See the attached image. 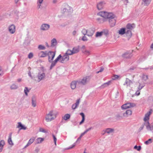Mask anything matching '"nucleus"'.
<instances>
[{"mask_svg": "<svg viewBox=\"0 0 153 153\" xmlns=\"http://www.w3.org/2000/svg\"><path fill=\"white\" fill-rule=\"evenodd\" d=\"M97 15L104 18V21H108L111 27L114 26L116 24L117 17L112 13H108L105 11H100Z\"/></svg>", "mask_w": 153, "mask_h": 153, "instance_id": "obj_1", "label": "nucleus"}, {"mask_svg": "<svg viewBox=\"0 0 153 153\" xmlns=\"http://www.w3.org/2000/svg\"><path fill=\"white\" fill-rule=\"evenodd\" d=\"M69 56L65 53L64 56H62L61 54H60L53 61V62L51 64L50 67V70H51L56 65L57 62L60 59H61L60 62L61 63H63L64 61H68L69 60Z\"/></svg>", "mask_w": 153, "mask_h": 153, "instance_id": "obj_2", "label": "nucleus"}, {"mask_svg": "<svg viewBox=\"0 0 153 153\" xmlns=\"http://www.w3.org/2000/svg\"><path fill=\"white\" fill-rule=\"evenodd\" d=\"M90 79L91 77L90 76H86L83 77L81 80H77V83L85 85L90 81Z\"/></svg>", "mask_w": 153, "mask_h": 153, "instance_id": "obj_3", "label": "nucleus"}, {"mask_svg": "<svg viewBox=\"0 0 153 153\" xmlns=\"http://www.w3.org/2000/svg\"><path fill=\"white\" fill-rule=\"evenodd\" d=\"M62 11L64 14L68 15L73 12V9L72 7L67 4L65 5V7L63 8Z\"/></svg>", "mask_w": 153, "mask_h": 153, "instance_id": "obj_4", "label": "nucleus"}, {"mask_svg": "<svg viewBox=\"0 0 153 153\" xmlns=\"http://www.w3.org/2000/svg\"><path fill=\"white\" fill-rule=\"evenodd\" d=\"M47 54V56H48V62L52 64L56 54V51H49L48 52Z\"/></svg>", "mask_w": 153, "mask_h": 153, "instance_id": "obj_5", "label": "nucleus"}, {"mask_svg": "<svg viewBox=\"0 0 153 153\" xmlns=\"http://www.w3.org/2000/svg\"><path fill=\"white\" fill-rule=\"evenodd\" d=\"M53 111H50L49 114L46 115L45 117L46 121L48 122L53 120L55 119V118L53 117Z\"/></svg>", "mask_w": 153, "mask_h": 153, "instance_id": "obj_6", "label": "nucleus"}, {"mask_svg": "<svg viewBox=\"0 0 153 153\" xmlns=\"http://www.w3.org/2000/svg\"><path fill=\"white\" fill-rule=\"evenodd\" d=\"M134 105L135 104L134 103H128L123 105L121 107L122 109H126L133 107Z\"/></svg>", "mask_w": 153, "mask_h": 153, "instance_id": "obj_7", "label": "nucleus"}, {"mask_svg": "<svg viewBox=\"0 0 153 153\" xmlns=\"http://www.w3.org/2000/svg\"><path fill=\"white\" fill-rule=\"evenodd\" d=\"M8 29L10 33L13 34L16 31V26L14 24H12L9 26Z\"/></svg>", "mask_w": 153, "mask_h": 153, "instance_id": "obj_8", "label": "nucleus"}, {"mask_svg": "<svg viewBox=\"0 0 153 153\" xmlns=\"http://www.w3.org/2000/svg\"><path fill=\"white\" fill-rule=\"evenodd\" d=\"M152 110L151 109L145 114V117L143 119V120L144 122H149V116L152 113Z\"/></svg>", "mask_w": 153, "mask_h": 153, "instance_id": "obj_9", "label": "nucleus"}, {"mask_svg": "<svg viewBox=\"0 0 153 153\" xmlns=\"http://www.w3.org/2000/svg\"><path fill=\"white\" fill-rule=\"evenodd\" d=\"M133 55L132 52L129 51H127L122 55V56L124 58L126 59H130L132 56Z\"/></svg>", "mask_w": 153, "mask_h": 153, "instance_id": "obj_10", "label": "nucleus"}, {"mask_svg": "<svg viewBox=\"0 0 153 153\" xmlns=\"http://www.w3.org/2000/svg\"><path fill=\"white\" fill-rule=\"evenodd\" d=\"M38 78V82H39L41 80H43L45 77V74L44 73H41L39 72L37 76Z\"/></svg>", "mask_w": 153, "mask_h": 153, "instance_id": "obj_11", "label": "nucleus"}, {"mask_svg": "<svg viewBox=\"0 0 153 153\" xmlns=\"http://www.w3.org/2000/svg\"><path fill=\"white\" fill-rule=\"evenodd\" d=\"M50 27V25L48 24H43L40 27V29L42 30L45 31L48 30Z\"/></svg>", "mask_w": 153, "mask_h": 153, "instance_id": "obj_12", "label": "nucleus"}, {"mask_svg": "<svg viewBox=\"0 0 153 153\" xmlns=\"http://www.w3.org/2000/svg\"><path fill=\"white\" fill-rule=\"evenodd\" d=\"M95 29L94 27H91L89 30H88V33L87 35L89 36H91L93 35L95 32Z\"/></svg>", "mask_w": 153, "mask_h": 153, "instance_id": "obj_13", "label": "nucleus"}, {"mask_svg": "<svg viewBox=\"0 0 153 153\" xmlns=\"http://www.w3.org/2000/svg\"><path fill=\"white\" fill-rule=\"evenodd\" d=\"M146 127L148 130L152 131L153 130V122L150 124L149 122H146Z\"/></svg>", "mask_w": 153, "mask_h": 153, "instance_id": "obj_14", "label": "nucleus"}, {"mask_svg": "<svg viewBox=\"0 0 153 153\" xmlns=\"http://www.w3.org/2000/svg\"><path fill=\"white\" fill-rule=\"evenodd\" d=\"M146 127L148 130L152 131L153 130V122L150 124L149 122H146Z\"/></svg>", "mask_w": 153, "mask_h": 153, "instance_id": "obj_15", "label": "nucleus"}, {"mask_svg": "<svg viewBox=\"0 0 153 153\" xmlns=\"http://www.w3.org/2000/svg\"><path fill=\"white\" fill-rule=\"evenodd\" d=\"M105 3L104 1H100L97 4V8L99 10H102Z\"/></svg>", "mask_w": 153, "mask_h": 153, "instance_id": "obj_16", "label": "nucleus"}, {"mask_svg": "<svg viewBox=\"0 0 153 153\" xmlns=\"http://www.w3.org/2000/svg\"><path fill=\"white\" fill-rule=\"evenodd\" d=\"M132 83V81L128 78H126L125 82L123 84V85H126L127 87H130V85Z\"/></svg>", "mask_w": 153, "mask_h": 153, "instance_id": "obj_17", "label": "nucleus"}, {"mask_svg": "<svg viewBox=\"0 0 153 153\" xmlns=\"http://www.w3.org/2000/svg\"><path fill=\"white\" fill-rule=\"evenodd\" d=\"M35 138L34 137H32L29 140V141L26 144V145L24 147V148H26L27 147L30 145L34 141Z\"/></svg>", "mask_w": 153, "mask_h": 153, "instance_id": "obj_18", "label": "nucleus"}, {"mask_svg": "<svg viewBox=\"0 0 153 153\" xmlns=\"http://www.w3.org/2000/svg\"><path fill=\"white\" fill-rule=\"evenodd\" d=\"M77 83V81H72L71 83V88L72 89H74L75 88L76 85Z\"/></svg>", "mask_w": 153, "mask_h": 153, "instance_id": "obj_19", "label": "nucleus"}, {"mask_svg": "<svg viewBox=\"0 0 153 153\" xmlns=\"http://www.w3.org/2000/svg\"><path fill=\"white\" fill-rule=\"evenodd\" d=\"M132 114V111L129 110H127L123 114V116L124 117H128L129 116L131 115Z\"/></svg>", "mask_w": 153, "mask_h": 153, "instance_id": "obj_20", "label": "nucleus"}, {"mask_svg": "<svg viewBox=\"0 0 153 153\" xmlns=\"http://www.w3.org/2000/svg\"><path fill=\"white\" fill-rule=\"evenodd\" d=\"M142 4L144 6H148L152 0H142Z\"/></svg>", "mask_w": 153, "mask_h": 153, "instance_id": "obj_21", "label": "nucleus"}, {"mask_svg": "<svg viewBox=\"0 0 153 153\" xmlns=\"http://www.w3.org/2000/svg\"><path fill=\"white\" fill-rule=\"evenodd\" d=\"M111 82V81H109L101 85L100 88H103L106 87H108L110 84Z\"/></svg>", "mask_w": 153, "mask_h": 153, "instance_id": "obj_22", "label": "nucleus"}, {"mask_svg": "<svg viewBox=\"0 0 153 153\" xmlns=\"http://www.w3.org/2000/svg\"><path fill=\"white\" fill-rule=\"evenodd\" d=\"M32 104L33 107H35L36 105V101L35 96H33L32 98Z\"/></svg>", "mask_w": 153, "mask_h": 153, "instance_id": "obj_23", "label": "nucleus"}, {"mask_svg": "<svg viewBox=\"0 0 153 153\" xmlns=\"http://www.w3.org/2000/svg\"><path fill=\"white\" fill-rule=\"evenodd\" d=\"M18 125L17 127V128H20L19 130H25L27 128L26 127L24 126L23 125L21 122H18Z\"/></svg>", "mask_w": 153, "mask_h": 153, "instance_id": "obj_24", "label": "nucleus"}, {"mask_svg": "<svg viewBox=\"0 0 153 153\" xmlns=\"http://www.w3.org/2000/svg\"><path fill=\"white\" fill-rule=\"evenodd\" d=\"M127 36L130 38L132 36V34L131 30L126 29L125 33Z\"/></svg>", "mask_w": 153, "mask_h": 153, "instance_id": "obj_25", "label": "nucleus"}, {"mask_svg": "<svg viewBox=\"0 0 153 153\" xmlns=\"http://www.w3.org/2000/svg\"><path fill=\"white\" fill-rule=\"evenodd\" d=\"M72 51L74 54L78 53L79 51V46L73 48L72 49Z\"/></svg>", "mask_w": 153, "mask_h": 153, "instance_id": "obj_26", "label": "nucleus"}, {"mask_svg": "<svg viewBox=\"0 0 153 153\" xmlns=\"http://www.w3.org/2000/svg\"><path fill=\"white\" fill-rule=\"evenodd\" d=\"M80 114L82 116V119L81 121L79 123V125H81L83 123L85 120V115L84 114L83 112H81L80 113Z\"/></svg>", "mask_w": 153, "mask_h": 153, "instance_id": "obj_27", "label": "nucleus"}, {"mask_svg": "<svg viewBox=\"0 0 153 153\" xmlns=\"http://www.w3.org/2000/svg\"><path fill=\"white\" fill-rule=\"evenodd\" d=\"M80 114L82 116V119L81 121L79 123V125H81L83 123L85 120V115L84 114L83 112H81L80 113Z\"/></svg>", "mask_w": 153, "mask_h": 153, "instance_id": "obj_28", "label": "nucleus"}, {"mask_svg": "<svg viewBox=\"0 0 153 153\" xmlns=\"http://www.w3.org/2000/svg\"><path fill=\"white\" fill-rule=\"evenodd\" d=\"M11 135L12 134L11 133L10 134L9 138L8 140V142L9 144L11 145H13V144L12 142V139H11Z\"/></svg>", "mask_w": 153, "mask_h": 153, "instance_id": "obj_29", "label": "nucleus"}, {"mask_svg": "<svg viewBox=\"0 0 153 153\" xmlns=\"http://www.w3.org/2000/svg\"><path fill=\"white\" fill-rule=\"evenodd\" d=\"M40 53H42L41 56H40V57H45L48 55V51H41Z\"/></svg>", "mask_w": 153, "mask_h": 153, "instance_id": "obj_30", "label": "nucleus"}, {"mask_svg": "<svg viewBox=\"0 0 153 153\" xmlns=\"http://www.w3.org/2000/svg\"><path fill=\"white\" fill-rule=\"evenodd\" d=\"M126 29L124 28H121L119 31V33L120 34L123 35L126 33Z\"/></svg>", "mask_w": 153, "mask_h": 153, "instance_id": "obj_31", "label": "nucleus"}, {"mask_svg": "<svg viewBox=\"0 0 153 153\" xmlns=\"http://www.w3.org/2000/svg\"><path fill=\"white\" fill-rule=\"evenodd\" d=\"M57 44V41L56 39L53 38L51 41V46H54Z\"/></svg>", "mask_w": 153, "mask_h": 153, "instance_id": "obj_32", "label": "nucleus"}, {"mask_svg": "<svg viewBox=\"0 0 153 153\" xmlns=\"http://www.w3.org/2000/svg\"><path fill=\"white\" fill-rule=\"evenodd\" d=\"M133 25H134V24H131L130 23H128L126 25V27L127 29L130 30L133 29L134 28V27L133 26Z\"/></svg>", "mask_w": 153, "mask_h": 153, "instance_id": "obj_33", "label": "nucleus"}, {"mask_svg": "<svg viewBox=\"0 0 153 153\" xmlns=\"http://www.w3.org/2000/svg\"><path fill=\"white\" fill-rule=\"evenodd\" d=\"M114 131V129L111 128H107L106 129L105 132L107 133L108 134H110L111 133L113 132Z\"/></svg>", "mask_w": 153, "mask_h": 153, "instance_id": "obj_34", "label": "nucleus"}, {"mask_svg": "<svg viewBox=\"0 0 153 153\" xmlns=\"http://www.w3.org/2000/svg\"><path fill=\"white\" fill-rule=\"evenodd\" d=\"M70 115L68 114H65L63 117H62V119L65 120H67L70 119Z\"/></svg>", "mask_w": 153, "mask_h": 153, "instance_id": "obj_35", "label": "nucleus"}, {"mask_svg": "<svg viewBox=\"0 0 153 153\" xmlns=\"http://www.w3.org/2000/svg\"><path fill=\"white\" fill-rule=\"evenodd\" d=\"M102 35H104L105 36H107L109 34L108 31L107 30H103L102 31Z\"/></svg>", "mask_w": 153, "mask_h": 153, "instance_id": "obj_36", "label": "nucleus"}, {"mask_svg": "<svg viewBox=\"0 0 153 153\" xmlns=\"http://www.w3.org/2000/svg\"><path fill=\"white\" fill-rule=\"evenodd\" d=\"M37 142V144L41 143L44 140V138H43L38 137L36 139Z\"/></svg>", "mask_w": 153, "mask_h": 153, "instance_id": "obj_37", "label": "nucleus"}, {"mask_svg": "<svg viewBox=\"0 0 153 153\" xmlns=\"http://www.w3.org/2000/svg\"><path fill=\"white\" fill-rule=\"evenodd\" d=\"M102 35V33L101 32H96L95 37H101Z\"/></svg>", "mask_w": 153, "mask_h": 153, "instance_id": "obj_38", "label": "nucleus"}, {"mask_svg": "<svg viewBox=\"0 0 153 153\" xmlns=\"http://www.w3.org/2000/svg\"><path fill=\"white\" fill-rule=\"evenodd\" d=\"M66 54H67L68 55H72L73 53V52L72 51V50H71L69 49H68L66 51L65 53Z\"/></svg>", "mask_w": 153, "mask_h": 153, "instance_id": "obj_39", "label": "nucleus"}, {"mask_svg": "<svg viewBox=\"0 0 153 153\" xmlns=\"http://www.w3.org/2000/svg\"><path fill=\"white\" fill-rule=\"evenodd\" d=\"M116 119L117 120H120L122 119L123 118V116H121L120 114H117L115 116Z\"/></svg>", "mask_w": 153, "mask_h": 153, "instance_id": "obj_40", "label": "nucleus"}, {"mask_svg": "<svg viewBox=\"0 0 153 153\" xmlns=\"http://www.w3.org/2000/svg\"><path fill=\"white\" fill-rule=\"evenodd\" d=\"M82 52L84 53L87 56H88L90 54V52L89 51L86 50H82Z\"/></svg>", "mask_w": 153, "mask_h": 153, "instance_id": "obj_41", "label": "nucleus"}, {"mask_svg": "<svg viewBox=\"0 0 153 153\" xmlns=\"http://www.w3.org/2000/svg\"><path fill=\"white\" fill-rule=\"evenodd\" d=\"M18 88L17 85L15 84H13L10 86V88L11 89H16Z\"/></svg>", "mask_w": 153, "mask_h": 153, "instance_id": "obj_42", "label": "nucleus"}, {"mask_svg": "<svg viewBox=\"0 0 153 153\" xmlns=\"http://www.w3.org/2000/svg\"><path fill=\"white\" fill-rule=\"evenodd\" d=\"M152 139L151 138L149 139L148 140L145 142L144 143L146 145H148L149 144L152 143Z\"/></svg>", "mask_w": 153, "mask_h": 153, "instance_id": "obj_43", "label": "nucleus"}, {"mask_svg": "<svg viewBox=\"0 0 153 153\" xmlns=\"http://www.w3.org/2000/svg\"><path fill=\"white\" fill-rule=\"evenodd\" d=\"M88 31V30H86L85 29H83L82 31V33L84 35H87Z\"/></svg>", "mask_w": 153, "mask_h": 153, "instance_id": "obj_44", "label": "nucleus"}, {"mask_svg": "<svg viewBox=\"0 0 153 153\" xmlns=\"http://www.w3.org/2000/svg\"><path fill=\"white\" fill-rule=\"evenodd\" d=\"M148 79V76L145 74H143L142 76V79L145 81L147 80Z\"/></svg>", "mask_w": 153, "mask_h": 153, "instance_id": "obj_45", "label": "nucleus"}, {"mask_svg": "<svg viewBox=\"0 0 153 153\" xmlns=\"http://www.w3.org/2000/svg\"><path fill=\"white\" fill-rule=\"evenodd\" d=\"M29 90H28V88L27 87H25V89H24V92L25 93V95L27 96L28 95V94L27 92H29Z\"/></svg>", "mask_w": 153, "mask_h": 153, "instance_id": "obj_46", "label": "nucleus"}, {"mask_svg": "<svg viewBox=\"0 0 153 153\" xmlns=\"http://www.w3.org/2000/svg\"><path fill=\"white\" fill-rule=\"evenodd\" d=\"M85 134L84 132L81 133L79 137L78 138L76 141L75 143H76L78 142V141L80 140L81 139V138Z\"/></svg>", "mask_w": 153, "mask_h": 153, "instance_id": "obj_47", "label": "nucleus"}, {"mask_svg": "<svg viewBox=\"0 0 153 153\" xmlns=\"http://www.w3.org/2000/svg\"><path fill=\"white\" fill-rule=\"evenodd\" d=\"M38 48L40 50H44L45 49V47L42 45H39Z\"/></svg>", "mask_w": 153, "mask_h": 153, "instance_id": "obj_48", "label": "nucleus"}, {"mask_svg": "<svg viewBox=\"0 0 153 153\" xmlns=\"http://www.w3.org/2000/svg\"><path fill=\"white\" fill-rule=\"evenodd\" d=\"M141 146H137V145H136L134 147V149H137V150L138 151H140L141 149Z\"/></svg>", "mask_w": 153, "mask_h": 153, "instance_id": "obj_49", "label": "nucleus"}, {"mask_svg": "<svg viewBox=\"0 0 153 153\" xmlns=\"http://www.w3.org/2000/svg\"><path fill=\"white\" fill-rule=\"evenodd\" d=\"M39 131L46 133L48 131H46L45 129L42 128H40L39 129Z\"/></svg>", "mask_w": 153, "mask_h": 153, "instance_id": "obj_50", "label": "nucleus"}, {"mask_svg": "<svg viewBox=\"0 0 153 153\" xmlns=\"http://www.w3.org/2000/svg\"><path fill=\"white\" fill-rule=\"evenodd\" d=\"M146 122H144V123H143L142 124V125H141V127L139 129V131H141L143 129L145 125V126H146Z\"/></svg>", "mask_w": 153, "mask_h": 153, "instance_id": "obj_51", "label": "nucleus"}, {"mask_svg": "<svg viewBox=\"0 0 153 153\" xmlns=\"http://www.w3.org/2000/svg\"><path fill=\"white\" fill-rule=\"evenodd\" d=\"M145 86L144 85H142V84L139 83V85L138 87V90H141L144 86Z\"/></svg>", "mask_w": 153, "mask_h": 153, "instance_id": "obj_52", "label": "nucleus"}, {"mask_svg": "<svg viewBox=\"0 0 153 153\" xmlns=\"http://www.w3.org/2000/svg\"><path fill=\"white\" fill-rule=\"evenodd\" d=\"M33 54L32 53H30L28 55V58L30 59L33 57Z\"/></svg>", "mask_w": 153, "mask_h": 153, "instance_id": "obj_53", "label": "nucleus"}, {"mask_svg": "<svg viewBox=\"0 0 153 153\" xmlns=\"http://www.w3.org/2000/svg\"><path fill=\"white\" fill-rule=\"evenodd\" d=\"M119 76H120L118 75H114L113 76L112 79L115 80L116 79H117L119 77Z\"/></svg>", "mask_w": 153, "mask_h": 153, "instance_id": "obj_54", "label": "nucleus"}, {"mask_svg": "<svg viewBox=\"0 0 153 153\" xmlns=\"http://www.w3.org/2000/svg\"><path fill=\"white\" fill-rule=\"evenodd\" d=\"M4 144V140H1L0 142V146H3Z\"/></svg>", "mask_w": 153, "mask_h": 153, "instance_id": "obj_55", "label": "nucleus"}, {"mask_svg": "<svg viewBox=\"0 0 153 153\" xmlns=\"http://www.w3.org/2000/svg\"><path fill=\"white\" fill-rule=\"evenodd\" d=\"M52 136L53 137L55 144L56 145V140H57L55 136L53 134L52 135Z\"/></svg>", "mask_w": 153, "mask_h": 153, "instance_id": "obj_56", "label": "nucleus"}, {"mask_svg": "<svg viewBox=\"0 0 153 153\" xmlns=\"http://www.w3.org/2000/svg\"><path fill=\"white\" fill-rule=\"evenodd\" d=\"M80 99H78L76 102L74 103V104H75V105H76V106L77 107L78 105H79V102H80Z\"/></svg>", "mask_w": 153, "mask_h": 153, "instance_id": "obj_57", "label": "nucleus"}, {"mask_svg": "<svg viewBox=\"0 0 153 153\" xmlns=\"http://www.w3.org/2000/svg\"><path fill=\"white\" fill-rule=\"evenodd\" d=\"M76 143H74L72 146H70L67 149H71L73 148L76 145Z\"/></svg>", "mask_w": 153, "mask_h": 153, "instance_id": "obj_58", "label": "nucleus"}, {"mask_svg": "<svg viewBox=\"0 0 153 153\" xmlns=\"http://www.w3.org/2000/svg\"><path fill=\"white\" fill-rule=\"evenodd\" d=\"M92 128V127H91L89 128L88 129H87L84 132H83L85 134H86L87 132L90 130Z\"/></svg>", "mask_w": 153, "mask_h": 153, "instance_id": "obj_59", "label": "nucleus"}, {"mask_svg": "<svg viewBox=\"0 0 153 153\" xmlns=\"http://www.w3.org/2000/svg\"><path fill=\"white\" fill-rule=\"evenodd\" d=\"M82 40L84 41H87L88 40V39L86 36H84L82 38Z\"/></svg>", "mask_w": 153, "mask_h": 153, "instance_id": "obj_60", "label": "nucleus"}, {"mask_svg": "<svg viewBox=\"0 0 153 153\" xmlns=\"http://www.w3.org/2000/svg\"><path fill=\"white\" fill-rule=\"evenodd\" d=\"M77 107V106H76V105H75V104H74L73 105H72V108L73 109H75Z\"/></svg>", "mask_w": 153, "mask_h": 153, "instance_id": "obj_61", "label": "nucleus"}, {"mask_svg": "<svg viewBox=\"0 0 153 153\" xmlns=\"http://www.w3.org/2000/svg\"><path fill=\"white\" fill-rule=\"evenodd\" d=\"M43 0H38L37 1V4L39 3L40 4H41L42 3Z\"/></svg>", "mask_w": 153, "mask_h": 153, "instance_id": "obj_62", "label": "nucleus"}, {"mask_svg": "<svg viewBox=\"0 0 153 153\" xmlns=\"http://www.w3.org/2000/svg\"><path fill=\"white\" fill-rule=\"evenodd\" d=\"M39 149L38 148V147H36L35 150V152H36V153H38V152H39Z\"/></svg>", "mask_w": 153, "mask_h": 153, "instance_id": "obj_63", "label": "nucleus"}, {"mask_svg": "<svg viewBox=\"0 0 153 153\" xmlns=\"http://www.w3.org/2000/svg\"><path fill=\"white\" fill-rule=\"evenodd\" d=\"M124 112H123V111H120L119 113H118V114H120L121 116H123V114H124Z\"/></svg>", "mask_w": 153, "mask_h": 153, "instance_id": "obj_64", "label": "nucleus"}]
</instances>
